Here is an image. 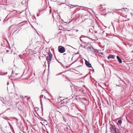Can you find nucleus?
I'll return each instance as SVG.
<instances>
[{"mask_svg":"<svg viewBox=\"0 0 133 133\" xmlns=\"http://www.w3.org/2000/svg\"><path fill=\"white\" fill-rule=\"evenodd\" d=\"M48 56H47L46 57V59L47 61L48 66H49L50 63V61H51L52 57V55L51 53L49 50L48 52Z\"/></svg>","mask_w":133,"mask_h":133,"instance_id":"f257e3e1","label":"nucleus"},{"mask_svg":"<svg viewBox=\"0 0 133 133\" xmlns=\"http://www.w3.org/2000/svg\"><path fill=\"white\" fill-rule=\"evenodd\" d=\"M58 50L60 53H63L65 51V49L64 47L59 46L58 48Z\"/></svg>","mask_w":133,"mask_h":133,"instance_id":"f03ea898","label":"nucleus"},{"mask_svg":"<svg viewBox=\"0 0 133 133\" xmlns=\"http://www.w3.org/2000/svg\"><path fill=\"white\" fill-rule=\"evenodd\" d=\"M16 13V11L14 10L10 12L9 14L7 16L10 18L13 17Z\"/></svg>","mask_w":133,"mask_h":133,"instance_id":"7ed1b4c3","label":"nucleus"},{"mask_svg":"<svg viewBox=\"0 0 133 133\" xmlns=\"http://www.w3.org/2000/svg\"><path fill=\"white\" fill-rule=\"evenodd\" d=\"M110 130L112 133H116V127L112 124L110 125Z\"/></svg>","mask_w":133,"mask_h":133,"instance_id":"20e7f679","label":"nucleus"},{"mask_svg":"<svg viewBox=\"0 0 133 133\" xmlns=\"http://www.w3.org/2000/svg\"><path fill=\"white\" fill-rule=\"evenodd\" d=\"M6 101H5V103H6V102L8 103L10 105H11L12 103V99L9 97H8L6 98Z\"/></svg>","mask_w":133,"mask_h":133,"instance_id":"39448f33","label":"nucleus"},{"mask_svg":"<svg viewBox=\"0 0 133 133\" xmlns=\"http://www.w3.org/2000/svg\"><path fill=\"white\" fill-rule=\"evenodd\" d=\"M62 114L58 111H56L55 113V117L56 118H58L61 116Z\"/></svg>","mask_w":133,"mask_h":133,"instance_id":"423d86ee","label":"nucleus"},{"mask_svg":"<svg viewBox=\"0 0 133 133\" xmlns=\"http://www.w3.org/2000/svg\"><path fill=\"white\" fill-rule=\"evenodd\" d=\"M85 38L82 37H81L80 38V40L81 42L87 44V41H85Z\"/></svg>","mask_w":133,"mask_h":133,"instance_id":"0eeeda50","label":"nucleus"},{"mask_svg":"<svg viewBox=\"0 0 133 133\" xmlns=\"http://www.w3.org/2000/svg\"><path fill=\"white\" fill-rule=\"evenodd\" d=\"M63 109L65 112V113H66L68 111L69 108L67 106H65L63 107Z\"/></svg>","mask_w":133,"mask_h":133,"instance_id":"6e6552de","label":"nucleus"},{"mask_svg":"<svg viewBox=\"0 0 133 133\" xmlns=\"http://www.w3.org/2000/svg\"><path fill=\"white\" fill-rule=\"evenodd\" d=\"M85 64L89 68L92 67L91 64L87 61L85 60Z\"/></svg>","mask_w":133,"mask_h":133,"instance_id":"1a4fd4ad","label":"nucleus"},{"mask_svg":"<svg viewBox=\"0 0 133 133\" xmlns=\"http://www.w3.org/2000/svg\"><path fill=\"white\" fill-rule=\"evenodd\" d=\"M71 109L73 112H75V111L77 109V108L76 106L73 105L71 107Z\"/></svg>","mask_w":133,"mask_h":133,"instance_id":"9d476101","label":"nucleus"},{"mask_svg":"<svg viewBox=\"0 0 133 133\" xmlns=\"http://www.w3.org/2000/svg\"><path fill=\"white\" fill-rule=\"evenodd\" d=\"M115 56L113 55H109L108 57V58L109 59L110 58H111L113 59H114V57Z\"/></svg>","mask_w":133,"mask_h":133,"instance_id":"9b49d317","label":"nucleus"},{"mask_svg":"<svg viewBox=\"0 0 133 133\" xmlns=\"http://www.w3.org/2000/svg\"><path fill=\"white\" fill-rule=\"evenodd\" d=\"M85 21L87 24H89L91 22V20L90 19H87L85 20Z\"/></svg>","mask_w":133,"mask_h":133,"instance_id":"f8f14e48","label":"nucleus"},{"mask_svg":"<svg viewBox=\"0 0 133 133\" xmlns=\"http://www.w3.org/2000/svg\"><path fill=\"white\" fill-rule=\"evenodd\" d=\"M117 58L118 60V61L119 62V63H122V61L121 59L120 58V57L118 56H117Z\"/></svg>","mask_w":133,"mask_h":133,"instance_id":"ddd939ff","label":"nucleus"},{"mask_svg":"<svg viewBox=\"0 0 133 133\" xmlns=\"http://www.w3.org/2000/svg\"><path fill=\"white\" fill-rule=\"evenodd\" d=\"M72 33L71 34V35L73 36H77V34L75 32V31H72Z\"/></svg>","mask_w":133,"mask_h":133,"instance_id":"4468645a","label":"nucleus"},{"mask_svg":"<svg viewBox=\"0 0 133 133\" xmlns=\"http://www.w3.org/2000/svg\"><path fill=\"white\" fill-rule=\"evenodd\" d=\"M122 123V121L121 119L119 120L117 122V124L118 125H121Z\"/></svg>","mask_w":133,"mask_h":133,"instance_id":"2eb2a0df","label":"nucleus"},{"mask_svg":"<svg viewBox=\"0 0 133 133\" xmlns=\"http://www.w3.org/2000/svg\"><path fill=\"white\" fill-rule=\"evenodd\" d=\"M100 5L101 6H102V9H105V8H106V7H105V4H101Z\"/></svg>","mask_w":133,"mask_h":133,"instance_id":"dca6fc26","label":"nucleus"},{"mask_svg":"<svg viewBox=\"0 0 133 133\" xmlns=\"http://www.w3.org/2000/svg\"><path fill=\"white\" fill-rule=\"evenodd\" d=\"M10 2V3H15V1H14V0H10V1H9Z\"/></svg>","mask_w":133,"mask_h":133,"instance_id":"f3484780","label":"nucleus"},{"mask_svg":"<svg viewBox=\"0 0 133 133\" xmlns=\"http://www.w3.org/2000/svg\"><path fill=\"white\" fill-rule=\"evenodd\" d=\"M7 72H6L5 73H3L2 72H1V75H5V74H7Z\"/></svg>","mask_w":133,"mask_h":133,"instance_id":"a211bd4d","label":"nucleus"},{"mask_svg":"<svg viewBox=\"0 0 133 133\" xmlns=\"http://www.w3.org/2000/svg\"><path fill=\"white\" fill-rule=\"evenodd\" d=\"M18 74H17V73H15L14 72H12V75H14V76H15V75H18Z\"/></svg>","mask_w":133,"mask_h":133,"instance_id":"6ab92c4d","label":"nucleus"},{"mask_svg":"<svg viewBox=\"0 0 133 133\" xmlns=\"http://www.w3.org/2000/svg\"><path fill=\"white\" fill-rule=\"evenodd\" d=\"M6 48V47H4V49H5V50L4 51H3V49H1V50H2L1 51H2V52H3L4 51H5V49H5V48Z\"/></svg>","mask_w":133,"mask_h":133,"instance_id":"aec40b11","label":"nucleus"},{"mask_svg":"<svg viewBox=\"0 0 133 133\" xmlns=\"http://www.w3.org/2000/svg\"><path fill=\"white\" fill-rule=\"evenodd\" d=\"M43 97V95H41L40 96V100L41 99V98L42 97Z\"/></svg>","mask_w":133,"mask_h":133,"instance_id":"412c9836","label":"nucleus"},{"mask_svg":"<svg viewBox=\"0 0 133 133\" xmlns=\"http://www.w3.org/2000/svg\"><path fill=\"white\" fill-rule=\"evenodd\" d=\"M73 31H75V32H77L78 31V29H76V30H73Z\"/></svg>","mask_w":133,"mask_h":133,"instance_id":"4be33fe9","label":"nucleus"},{"mask_svg":"<svg viewBox=\"0 0 133 133\" xmlns=\"http://www.w3.org/2000/svg\"><path fill=\"white\" fill-rule=\"evenodd\" d=\"M93 31V30L92 29H89V31L90 32H91V33H92V31Z\"/></svg>","mask_w":133,"mask_h":133,"instance_id":"5701e85b","label":"nucleus"},{"mask_svg":"<svg viewBox=\"0 0 133 133\" xmlns=\"http://www.w3.org/2000/svg\"><path fill=\"white\" fill-rule=\"evenodd\" d=\"M72 6H73V7H72V8H73V7H76L77 6V5H72Z\"/></svg>","mask_w":133,"mask_h":133,"instance_id":"b1692460","label":"nucleus"},{"mask_svg":"<svg viewBox=\"0 0 133 133\" xmlns=\"http://www.w3.org/2000/svg\"><path fill=\"white\" fill-rule=\"evenodd\" d=\"M6 51L7 53H8L9 52V50H6Z\"/></svg>","mask_w":133,"mask_h":133,"instance_id":"393cba45","label":"nucleus"},{"mask_svg":"<svg viewBox=\"0 0 133 133\" xmlns=\"http://www.w3.org/2000/svg\"><path fill=\"white\" fill-rule=\"evenodd\" d=\"M63 119H64V121H65V122H66V120H65L64 118V117H63Z\"/></svg>","mask_w":133,"mask_h":133,"instance_id":"a878e982","label":"nucleus"},{"mask_svg":"<svg viewBox=\"0 0 133 133\" xmlns=\"http://www.w3.org/2000/svg\"><path fill=\"white\" fill-rule=\"evenodd\" d=\"M81 46H82L83 48L84 47H85L84 46H83L82 45V44H81Z\"/></svg>","mask_w":133,"mask_h":133,"instance_id":"bb28decb","label":"nucleus"},{"mask_svg":"<svg viewBox=\"0 0 133 133\" xmlns=\"http://www.w3.org/2000/svg\"><path fill=\"white\" fill-rule=\"evenodd\" d=\"M31 81H29V82L28 83H31Z\"/></svg>","mask_w":133,"mask_h":133,"instance_id":"cd10ccee","label":"nucleus"},{"mask_svg":"<svg viewBox=\"0 0 133 133\" xmlns=\"http://www.w3.org/2000/svg\"><path fill=\"white\" fill-rule=\"evenodd\" d=\"M131 52H133V51H131Z\"/></svg>","mask_w":133,"mask_h":133,"instance_id":"c85d7f7f","label":"nucleus"},{"mask_svg":"<svg viewBox=\"0 0 133 133\" xmlns=\"http://www.w3.org/2000/svg\"><path fill=\"white\" fill-rule=\"evenodd\" d=\"M2 61H3V59H2Z\"/></svg>","mask_w":133,"mask_h":133,"instance_id":"c756f323","label":"nucleus"},{"mask_svg":"<svg viewBox=\"0 0 133 133\" xmlns=\"http://www.w3.org/2000/svg\"><path fill=\"white\" fill-rule=\"evenodd\" d=\"M44 97H45V96H44Z\"/></svg>","mask_w":133,"mask_h":133,"instance_id":"7c9ffc66","label":"nucleus"}]
</instances>
